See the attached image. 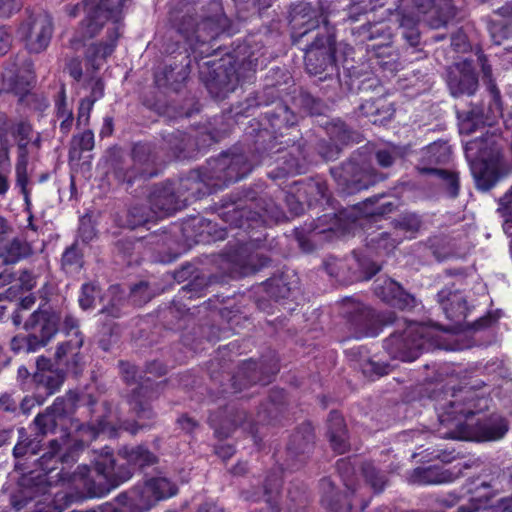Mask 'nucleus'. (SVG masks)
<instances>
[{"label": "nucleus", "instance_id": "obj_19", "mask_svg": "<svg viewBox=\"0 0 512 512\" xmlns=\"http://www.w3.org/2000/svg\"><path fill=\"white\" fill-rule=\"evenodd\" d=\"M256 166L244 153L222 152L217 158H210L205 166L208 183L215 190L245 178Z\"/></svg>", "mask_w": 512, "mask_h": 512}, {"label": "nucleus", "instance_id": "obj_13", "mask_svg": "<svg viewBox=\"0 0 512 512\" xmlns=\"http://www.w3.org/2000/svg\"><path fill=\"white\" fill-rule=\"evenodd\" d=\"M329 172L339 193L346 196L368 190L388 178L387 173L374 167L371 156L360 150L352 152L339 165L331 167Z\"/></svg>", "mask_w": 512, "mask_h": 512}, {"label": "nucleus", "instance_id": "obj_60", "mask_svg": "<svg viewBox=\"0 0 512 512\" xmlns=\"http://www.w3.org/2000/svg\"><path fill=\"white\" fill-rule=\"evenodd\" d=\"M362 476L373 493L381 494L388 485V476L385 471L377 468L372 462H364L361 466Z\"/></svg>", "mask_w": 512, "mask_h": 512}, {"label": "nucleus", "instance_id": "obj_52", "mask_svg": "<svg viewBox=\"0 0 512 512\" xmlns=\"http://www.w3.org/2000/svg\"><path fill=\"white\" fill-rule=\"evenodd\" d=\"M181 8H175L169 13V22L171 23L172 28L181 35L188 47H186L189 51H191V38L193 37L195 30L198 28V19L196 15L191 14L189 10L183 12Z\"/></svg>", "mask_w": 512, "mask_h": 512}, {"label": "nucleus", "instance_id": "obj_49", "mask_svg": "<svg viewBox=\"0 0 512 512\" xmlns=\"http://www.w3.org/2000/svg\"><path fill=\"white\" fill-rule=\"evenodd\" d=\"M326 436L335 453L341 455L349 450L347 425L341 412L337 410L330 411L327 419Z\"/></svg>", "mask_w": 512, "mask_h": 512}, {"label": "nucleus", "instance_id": "obj_32", "mask_svg": "<svg viewBox=\"0 0 512 512\" xmlns=\"http://www.w3.org/2000/svg\"><path fill=\"white\" fill-rule=\"evenodd\" d=\"M248 152L252 161L257 165L281 152L290 145L291 140L283 141V136L274 133L270 128L258 126L248 133Z\"/></svg>", "mask_w": 512, "mask_h": 512}, {"label": "nucleus", "instance_id": "obj_22", "mask_svg": "<svg viewBox=\"0 0 512 512\" xmlns=\"http://www.w3.org/2000/svg\"><path fill=\"white\" fill-rule=\"evenodd\" d=\"M220 116L214 117V124H223L222 128L214 127L197 134L194 138L181 130H174L162 136L165 148L170 152L171 156L177 159H185L190 157V147L196 146L198 151L208 148L217 143L222 137L226 136L232 131L233 123L231 120L224 118L223 121L219 120Z\"/></svg>", "mask_w": 512, "mask_h": 512}, {"label": "nucleus", "instance_id": "obj_40", "mask_svg": "<svg viewBox=\"0 0 512 512\" xmlns=\"http://www.w3.org/2000/svg\"><path fill=\"white\" fill-rule=\"evenodd\" d=\"M175 188L178 196H181L182 200H184V208L189 202L201 199L216 191L208 183V178L205 175V166L189 171L186 176L181 177L175 183Z\"/></svg>", "mask_w": 512, "mask_h": 512}, {"label": "nucleus", "instance_id": "obj_46", "mask_svg": "<svg viewBox=\"0 0 512 512\" xmlns=\"http://www.w3.org/2000/svg\"><path fill=\"white\" fill-rule=\"evenodd\" d=\"M374 293L386 304L401 310L415 306V297L390 278L382 284H375Z\"/></svg>", "mask_w": 512, "mask_h": 512}, {"label": "nucleus", "instance_id": "obj_6", "mask_svg": "<svg viewBox=\"0 0 512 512\" xmlns=\"http://www.w3.org/2000/svg\"><path fill=\"white\" fill-rule=\"evenodd\" d=\"M287 405V392L282 388L274 387L269 391L266 401L259 406L257 422L249 421L247 412L239 408L234 401H230L219 405L215 410H210L207 423L219 440L230 437L237 428L242 427L248 430L254 444L260 448L262 438L259 436L258 424H277L286 412Z\"/></svg>", "mask_w": 512, "mask_h": 512}, {"label": "nucleus", "instance_id": "obj_47", "mask_svg": "<svg viewBox=\"0 0 512 512\" xmlns=\"http://www.w3.org/2000/svg\"><path fill=\"white\" fill-rule=\"evenodd\" d=\"M360 115L373 124L385 125L390 122L396 112L395 104L389 99L387 92L375 99H366L358 106Z\"/></svg>", "mask_w": 512, "mask_h": 512}, {"label": "nucleus", "instance_id": "obj_2", "mask_svg": "<svg viewBox=\"0 0 512 512\" xmlns=\"http://www.w3.org/2000/svg\"><path fill=\"white\" fill-rule=\"evenodd\" d=\"M341 316L351 337L362 339L378 336L384 327L395 330L383 341V347L392 359L403 362L416 360L428 342V329L423 323L399 318L394 311L378 312L364 303L346 300Z\"/></svg>", "mask_w": 512, "mask_h": 512}, {"label": "nucleus", "instance_id": "obj_56", "mask_svg": "<svg viewBox=\"0 0 512 512\" xmlns=\"http://www.w3.org/2000/svg\"><path fill=\"white\" fill-rule=\"evenodd\" d=\"M425 171L428 172V176L438 180L439 187L449 198L455 199L459 196L460 176L458 171L445 168L425 169Z\"/></svg>", "mask_w": 512, "mask_h": 512}, {"label": "nucleus", "instance_id": "obj_11", "mask_svg": "<svg viewBox=\"0 0 512 512\" xmlns=\"http://www.w3.org/2000/svg\"><path fill=\"white\" fill-rule=\"evenodd\" d=\"M126 0H82L74 5L69 15L76 17L82 10L84 18L69 40L70 47L79 51L87 40L97 37L108 23L124 20V4Z\"/></svg>", "mask_w": 512, "mask_h": 512}, {"label": "nucleus", "instance_id": "obj_27", "mask_svg": "<svg viewBox=\"0 0 512 512\" xmlns=\"http://www.w3.org/2000/svg\"><path fill=\"white\" fill-rule=\"evenodd\" d=\"M128 492L138 506V512H147L159 502L177 495L178 487L166 477H150Z\"/></svg>", "mask_w": 512, "mask_h": 512}, {"label": "nucleus", "instance_id": "obj_8", "mask_svg": "<svg viewBox=\"0 0 512 512\" xmlns=\"http://www.w3.org/2000/svg\"><path fill=\"white\" fill-rule=\"evenodd\" d=\"M294 186L301 188L307 209L322 208L323 214L318 215L311 223V231L317 234H326L332 239L334 236H345L350 233L354 219H350L346 209L342 208L333 197L327 181L319 176L308 177L294 182Z\"/></svg>", "mask_w": 512, "mask_h": 512}, {"label": "nucleus", "instance_id": "obj_39", "mask_svg": "<svg viewBox=\"0 0 512 512\" xmlns=\"http://www.w3.org/2000/svg\"><path fill=\"white\" fill-rule=\"evenodd\" d=\"M213 282L212 277L196 274L185 286H183L169 306V312L179 320L189 318L192 313L184 300H192L206 295L208 286Z\"/></svg>", "mask_w": 512, "mask_h": 512}, {"label": "nucleus", "instance_id": "obj_33", "mask_svg": "<svg viewBox=\"0 0 512 512\" xmlns=\"http://www.w3.org/2000/svg\"><path fill=\"white\" fill-rule=\"evenodd\" d=\"M267 295L281 305L293 303L299 305L303 298L300 278L295 271L285 270L263 282Z\"/></svg>", "mask_w": 512, "mask_h": 512}, {"label": "nucleus", "instance_id": "obj_17", "mask_svg": "<svg viewBox=\"0 0 512 512\" xmlns=\"http://www.w3.org/2000/svg\"><path fill=\"white\" fill-rule=\"evenodd\" d=\"M293 82V77L286 67H270L265 75L263 88L250 93L243 101L234 105L227 114H222L219 120L223 121L225 118L234 124L238 122L240 116L252 115L257 108V101L273 102V100L284 98L285 95H289L290 88H294Z\"/></svg>", "mask_w": 512, "mask_h": 512}, {"label": "nucleus", "instance_id": "obj_5", "mask_svg": "<svg viewBox=\"0 0 512 512\" xmlns=\"http://www.w3.org/2000/svg\"><path fill=\"white\" fill-rule=\"evenodd\" d=\"M211 5L219 12L202 16L191 38V52L195 62L220 54L232 57L249 69L255 67L258 61L256 50L252 49L247 40L231 41V36L239 31L238 27L222 11L219 2L213 1Z\"/></svg>", "mask_w": 512, "mask_h": 512}, {"label": "nucleus", "instance_id": "obj_62", "mask_svg": "<svg viewBox=\"0 0 512 512\" xmlns=\"http://www.w3.org/2000/svg\"><path fill=\"white\" fill-rule=\"evenodd\" d=\"M391 224L394 229L408 233L410 238H414L420 231L423 220L421 216L415 212H404L397 215V217L392 220Z\"/></svg>", "mask_w": 512, "mask_h": 512}, {"label": "nucleus", "instance_id": "obj_12", "mask_svg": "<svg viewBox=\"0 0 512 512\" xmlns=\"http://www.w3.org/2000/svg\"><path fill=\"white\" fill-rule=\"evenodd\" d=\"M256 52L257 65L251 69L241 65L242 63H237L232 57L223 55L218 60L195 62L198 66L199 80L213 99L224 100L235 91L240 78L250 77V73H255L259 67L263 66L265 59L259 51Z\"/></svg>", "mask_w": 512, "mask_h": 512}, {"label": "nucleus", "instance_id": "obj_21", "mask_svg": "<svg viewBox=\"0 0 512 512\" xmlns=\"http://www.w3.org/2000/svg\"><path fill=\"white\" fill-rule=\"evenodd\" d=\"M195 62L191 51L186 47L172 50L154 72V82L160 89L179 93L186 87L192 72V63Z\"/></svg>", "mask_w": 512, "mask_h": 512}, {"label": "nucleus", "instance_id": "obj_36", "mask_svg": "<svg viewBox=\"0 0 512 512\" xmlns=\"http://www.w3.org/2000/svg\"><path fill=\"white\" fill-rule=\"evenodd\" d=\"M140 101L145 108L159 116L166 117L168 120L191 118L201 110L200 103L194 98L185 100L181 105H175L167 103L154 92L143 93Z\"/></svg>", "mask_w": 512, "mask_h": 512}, {"label": "nucleus", "instance_id": "obj_31", "mask_svg": "<svg viewBox=\"0 0 512 512\" xmlns=\"http://www.w3.org/2000/svg\"><path fill=\"white\" fill-rule=\"evenodd\" d=\"M181 231L182 236L187 242V248L172 251L169 247V251L166 252L164 256H180L181 254L188 252L192 245L224 240L227 236L226 228L217 229V224L215 222L200 216H196L185 221L182 225Z\"/></svg>", "mask_w": 512, "mask_h": 512}, {"label": "nucleus", "instance_id": "obj_23", "mask_svg": "<svg viewBox=\"0 0 512 512\" xmlns=\"http://www.w3.org/2000/svg\"><path fill=\"white\" fill-rule=\"evenodd\" d=\"M461 131L470 134L485 126H493L503 116L500 90L488 92V101L471 102L465 109L456 110Z\"/></svg>", "mask_w": 512, "mask_h": 512}, {"label": "nucleus", "instance_id": "obj_16", "mask_svg": "<svg viewBox=\"0 0 512 512\" xmlns=\"http://www.w3.org/2000/svg\"><path fill=\"white\" fill-rule=\"evenodd\" d=\"M96 405L97 399L93 394L69 390L64 396L57 397L43 413H39L33 424L42 435L56 433L58 429L66 434V425L78 408H86L88 414L93 417Z\"/></svg>", "mask_w": 512, "mask_h": 512}, {"label": "nucleus", "instance_id": "obj_51", "mask_svg": "<svg viewBox=\"0 0 512 512\" xmlns=\"http://www.w3.org/2000/svg\"><path fill=\"white\" fill-rule=\"evenodd\" d=\"M350 354L355 357L363 375L371 380L378 379L388 375L391 366L387 362L376 361L369 356V351L365 346L352 348Z\"/></svg>", "mask_w": 512, "mask_h": 512}, {"label": "nucleus", "instance_id": "obj_57", "mask_svg": "<svg viewBox=\"0 0 512 512\" xmlns=\"http://www.w3.org/2000/svg\"><path fill=\"white\" fill-rule=\"evenodd\" d=\"M307 168V164L304 160L289 154L284 156L282 162L268 172V176L273 180L283 179L290 176L305 174L307 172Z\"/></svg>", "mask_w": 512, "mask_h": 512}, {"label": "nucleus", "instance_id": "obj_30", "mask_svg": "<svg viewBox=\"0 0 512 512\" xmlns=\"http://www.w3.org/2000/svg\"><path fill=\"white\" fill-rule=\"evenodd\" d=\"M445 81L450 95L454 98L474 95L479 88V75L474 60L465 58L447 66Z\"/></svg>", "mask_w": 512, "mask_h": 512}, {"label": "nucleus", "instance_id": "obj_15", "mask_svg": "<svg viewBox=\"0 0 512 512\" xmlns=\"http://www.w3.org/2000/svg\"><path fill=\"white\" fill-rule=\"evenodd\" d=\"M466 154L472 158L471 173L477 190L488 192L507 175V172L498 166L502 158V149L492 137L468 143Z\"/></svg>", "mask_w": 512, "mask_h": 512}, {"label": "nucleus", "instance_id": "obj_14", "mask_svg": "<svg viewBox=\"0 0 512 512\" xmlns=\"http://www.w3.org/2000/svg\"><path fill=\"white\" fill-rule=\"evenodd\" d=\"M332 0H299L286 7L285 20L292 46H300L306 39L331 23L328 19Z\"/></svg>", "mask_w": 512, "mask_h": 512}, {"label": "nucleus", "instance_id": "obj_48", "mask_svg": "<svg viewBox=\"0 0 512 512\" xmlns=\"http://www.w3.org/2000/svg\"><path fill=\"white\" fill-rule=\"evenodd\" d=\"M353 34L362 38V41H368V51L378 50L386 46H392L391 28L385 22L366 21L362 25L353 28Z\"/></svg>", "mask_w": 512, "mask_h": 512}, {"label": "nucleus", "instance_id": "obj_61", "mask_svg": "<svg viewBox=\"0 0 512 512\" xmlns=\"http://www.w3.org/2000/svg\"><path fill=\"white\" fill-rule=\"evenodd\" d=\"M235 5L238 19L245 21L253 16L260 18L272 6V0H239Z\"/></svg>", "mask_w": 512, "mask_h": 512}, {"label": "nucleus", "instance_id": "obj_29", "mask_svg": "<svg viewBox=\"0 0 512 512\" xmlns=\"http://www.w3.org/2000/svg\"><path fill=\"white\" fill-rule=\"evenodd\" d=\"M338 84L343 92L359 96L362 102L366 99L373 100L386 93L385 87L377 76L355 66L344 70Z\"/></svg>", "mask_w": 512, "mask_h": 512}, {"label": "nucleus", "instance_id": "obj_28", "mask_svg": "<svg viewBox=\"0 0 512 512\" xmlns=\"http://www.w3.org/2000/svg\"><path fill=\"white\" fill-rule=\"evenodd\" d=\"M265 110L260 115L257 126L270 128L274 133L284 136L290 129L297 127L302 120L299 115L285 100L279 98L269 101H257V108Z\"/></svg>", "mask_w": 512, "mask_h": 512}, {"label": "nucleus", "instance_id": "obj_7", "mask_svg": "<svg viewBox=\"0 0 512 512\" xmlns=\"http://www.w3.org/2000/svg\"><path fill=\"white\" fill-rule=\"evenodd\" d=\"M106 163L114 180L132 196L140 197L147 181L159 175L161 158L156 143L138 141L132 144L130 155L121 147L109 148Z\"/></svg>", "mask_w": 512, "mask_h": 512}, {"label": "nucleus", "instance_id": "obj_4", "mask_svg": "<svg viewBox=\"0 0 512 512\" xmlns=\"http://www.w3.org/2000/svg\"><path fill=\"white\" fill-rule=\"evenodd\" d=\"M271 201H267L262 184L243 187L231 195V204L224 205L223 221L230 227L239 228L249 235V240H237L233 251L213 253L211 256H245L253 248L255 256H265L258 252L264 246L266 216Z\"/></svg>", "mask_w": 512, "mask_h": 512}, {"label": "nucleus", "instance_id": "obj_59", "mask_svg": "<svg viewBox=\"0 0 512 512\" xmlns=\"http://www.w3.org/2000/svg\"><path fill=\"white\" fill-rule=\"evenodd\" d=\"M399 242L388 232H382L366 238L368 252L376 256H389Z\"/></svg>", "mask_w": 512, "mask_h": 512}, {"label": "nucleus", "instance_id": "obj_34", "mask_svg": "<svg viewBox=\"0 0 512 512\" xmlns=\"http://www.w3.org/2000/svg\"><path fill=\"white\" fill-rule=\"evenodd\" d=\"M289 95L291 105L302 116V119L309 117L317 126L324 124L322 120H325L330 111V107L324 99L305 86H294Z\"/></svg>", "mask_w": 512, "mask_h": 512}, {"label": "nucleus", "instance_id": "obj_38", "mask_svg": "<svg viewBox=\"0 0 512 512\" xmlns=\"http://www.w3.org/2000/svg\"><path fill=\"white\" fill-rule=\"evenodd\" d=\"M111 24L112 26L108 27L106 31L105 39L92 42L84 52V58L94 72H97L102 64L114 53L118 40L122 36L123 20Z\"/></svg>", "mask_w": 512, "mask_h": 512}, {"label": "nucleus", "instance_id": "obj_10", "mask_svg": "<svg viewBox=\"0 0 512 512\" xmlns=\"http://www.w3.org/2000/svg\"><path fill=\"white\" fill-rule=\"evenodd\" d=\"M337 28L332 23H326L312 37L306 39L300 46H295L304 53L305 72L320 81L341 78L339 57L341 42L337 39Z\"/></svg>", "mask_w": 512, "mask_h": 512}, {"label": "nucleus", "instance_id": "obj_45", "mask_svg": "<svg viewBox=\"0 0 512 512\" xmlns=\"http://www.w3.org/2000/svg\"><path fill=\"white\" fill-rule=\"evenodd\" d=\"M451 156V146L448 142L438 140L421 150L420 158L415 168L420 175L428 176L429 174L425 169H440L438 166L449 163Z\"/></svg>", "mask_w": 512, "mask_h": 512}, {"label": "nucleus", "instance_id": "obj_54", "mask_svg": "<svg viewBox=\"0 0 512 512\" xmlns=\"http://www.w3.org/2000/svg\"><path fill=\"white\" fill-rule=\"evenodd\" d=\"M371 61L375 68H378L385 76H394L402 67L400 57L393 46L378 48L370 51Z\"/></svg>", "mask_w": 512, "mask_h": 512}, {"label": "nucleus", "instance_id": "obj_18", "mask_svg": "<svg viewBox=\"0 0 512 512\" xmlns=\"http://www.w3.org/2000/svg\"><path fill=\"white\" fill-rule=\"evenodd\" d=\"M280 371V360L274 350H269L258 360L252 358L243 361L237 372L229 379V384H221L222 397L227 394H238L253 385H268Z\"/></svg>", "mask_w": 512, "mask_h": 512}, {"label": "nucleus", "instance_id": "obj_58", "mask_svg": "<svg viewBox=\"0 0 512 512\" xmlns=\"http://www.w3.org/2000/svg\"><path fill=\"white\" fill-rule=\"evenodd\" d=\"M155 217L156 215L150 205L135 204L128 208L123 226L134 230L149 224Z\"/></svg>", "mask_w": 512, "mask_h": 512}, {"label": "nucleus", "instance_id": "obj_35", "mask_svg": "<svg viewBox=\"0 0 512 512\" xmlns=\"http://www.w3.org/2000/svg\"><path fill=\"white\" fill-rule=\"evenodd\" d=\"M61 314L50 308L39 307L24 322L23 329L34 334L41 348L45 347L60 331Z\"/></svg>", "mask_w": 512, "mask_h": 512}, {"label": "nucleus", "instance_id": "obj_55", "mask_svg": "<svg viewBox=\"0 0 512 512\" xmlns=\"http://www.w3.org/2000/svg\"><path fill=\"white\" fill-rule=\"evenodd\" d=\"M36 434L31 435L28 433L26 428H18V440L13 448V456L19 460L24 457L36 455L41 449V442L44 435H42L37 429Z\"/></svg>", "mask_w": 512, "mask_h": 512}, {"label": "nucleus", "instance_id": "obj_37", "mask_svg": "<svg viewBox=\"0 0 512 512\" xmlns=\"http://www.w3.org/2000/svg\"><path fill=\"white\" fill-rule=\"evenodd\" d=\"M148 202L159 217L173 215L184 208V200L178 196L175 183L170 180L154 184L150 188Z\"/></svg>", "mask_w": 512, "mask_h": 512}, {"label": "nucleus", "instance_id": "obj_50", "mask_svg": "<svg viewBox=\"0 0 512 512\" xmlns=\"http://www.w3.org/2000/svg\"><path fill=\"white\" fill-rule=\"evenodd\" d=\"M324 124L318 126L323 128L329 138L335 143L339 144L342 148L354 143H360L362 135L360 132L355 130L353 127L348 125L345 121L340 118L331 119L327 115L325 120H322Z\"/></svg>", "mask_w": 512, "mask_h": 512}, {"label": "nucleus", "instance_id": "obj_41", "mask_svg": "<svg viewBox=\"0 0 512 512\" xmlns=\"http://www.w3.org/2000/svg\"><path fill=\"white\" fill-rule=\"evenodd\" d=\"M347 488L345 493L337 490L335 483L330 477H323L319 481V488L322 493L321 505L328 512H352V497L356 490L344 481Z\"/></svg>", "mask_w": 512, "mask_h": 512}, {"label": "nucleus", "instance_id": "obj_63", "mask_svg": "<svg viewBox=\"0 0 512 512\" xmlns=\"http://www.w3.org/2000/svg\"><path fill=\"white\" fill-rule=\"evenodd\" d=\"M105 297H109V301L103 306L102 312L114 318H119L121 316V308L126 302V294L121 285H111Z\"/></svg>", "mask_w": 512, "mask_h": 512}, {"label": "nucleus", "instance_id": "obj_1", "mask_svg": "<svg viewBox=\"0 0 512 512\" xmlns=\"http://www.w3.org/2000/svg\"><path fill=\"white\" fill-rule=\"evenodd\" d=\"M486 384L475 380L454 388L449 399L437 401L435 410L441 426L447 428L443 437L454 440L495 442L503 439L510 429L509 420L499 412L477 418L474 424L467 419L489 409L492 398L484 391Z\"/></svg>", "mask_w": 512, "mask_h": 512}, {"label": "nucleus", "instance_id": "obj_44", "mask_svg": "<svg viewBox=\"0 0 512 512\" xmlns=\"http://www.w3.org/2000/svg\"><path fill=\"white\" fill-rule=\"evenodd\" d=\"M438 298L446 318L455 326L463 328L470 312L464 295L459 291L442 289L438 292Z\"/></svg>", "mask_w": 512, "mask_h": 512}, {"label": "nucleus", "instance_id": "obj_9", "mask_svg": "<svg viewBox=\"0 0 512 512\" xmlns=\"http://www.w3.org/2000/svg\"><path fill=\"white\" fill-rule=\"evenodd\" d=\"M315 444V429L310 421L298 425L289 436L284 462L279 463L276 460V466L267 473L263 483L265 502L271 512L281 511L279 498L283 486V473L302 469L310 460Z\"/></svg>", "mask_w": 512, "mask_h": 512}, {"label": "nucleus", "instance_id": "obj_53", "mask_svg": "<svg viewBox=\"0 0 512 512\" xmlns=\"http://www.w3.org/2000/svg\"><path fill=\"white\" fill-rule=\"evenodd\" d=\"M449 469H444L439 465H430L427 467H418L413 472L414 482L420 485H437L453 482L459 476Z\"/></svg>", "mask_w": 512, "mask_h": 512}, {"label": "nucleus", "instance_id": "obj_26", "mask_svg": "<svg viewBox=\"0 0 512 512\" xmlns=\"http://www.w3.org/2000/svg\"><path fill=\"white\" fill-rule=\"evenodd\" d=\"M34 81L32 60L24 58L20 61L19 55L10 57L4 62L0 93H12L18 97L19 101L26 100L27 97H32L29 95V91L33 89Z\"/></svg>", "mask_w": 512, "mask_h": 512}, {"label": "nucleus", "instance_id": "obj_24", "mask_svg": "<svg viewBox=\"0 0 512 512\" xmlns=\"http://www.w3.org/2000/svg\"><path fill=\"white\" fill-rule=\"evenodd\" d=\"M61 331L66 336H72L68 341L57 345L55 351V363L59 366H66V370L78 378L84 370L83 355L80 350L84 343V336L79 329V320L72 314H66L62 319Z\"/></svg>", "mask_w": 512, "mask_h": 512}, {"label": "nucleus", "instance_id": "obj_42", "mask_svg": "<svg viewBox=\"0 0 512 512\" xmlns=\"http://www.w3.org/2000/svg\"><path fill=\"white\" fill-rule=\"evenodd\" d=\"M60 450L61 444L57 439H53L49 442L48 451L37 460L40 473L36 477H31V480L38 481L35 483L37 492L45 493L47 487L52 485L50 474L58 469L59 463L68 461V455H60Z\"/></svg>", "mask_w": 512, "mask_h": 512}, {"label": "nucleus", "instance_id": "obj_20", "mask_svg": "<svg viewBox=\"0 0 512 512\" xmlns=\"http://www.w3.org/2000/svg\"><path fill=\"white\" fill-rule=\"evenodd\" d=\"M166 380L154 382L147 378L140 383L126 396V402L130 410L140 420H147L149 423L139 424L137 421L124 422L123 428L132 435L140 430L150 429L154 425L156 413L151 406V402L156 400L163 392Z\"/></svg>", "mask_w": 512, "mask_h": 512}, {"label": "nucleus", "instance_id": "obj_64", "mask_svg": "<svg viewBox=\"0 0 512 512\" xmlns=\"http://www.w3.org/2000/svg\"><path fill=\"white\" fill-rule=\"evenodd\" d=\"M19 285L10 286L4 293H0V300H13L20 291H31L36 287L37 277L30 270L24 269L19 275Z\"/></svg>", "mask_w": 512, "mask_h": 512}, {"label": "nucleus", "instance_id": "obj_25", "mask_svg": "<svg viewBox=\"0 0 512 512\" xmlns=\"http://www.w3.org/2000/svg\"><path fill=\"white\" fill-rule=\"evenodd\" d=\"M53 33V17L47 12L29 14L17 30L20 41L30 54L44 52L51 42Z\"/></svg>", "mask_w": 512, "mask_h": 512}, {"label": "nucleus", "instance_id": "obj_3", "mask_svg": "<svg viewBox=\"0 0 512 512\" xmlns=\"http://www.w3.org/2000/svg\"><path fill=\"white\" fill-rule=\"evenodd\" d=\"M119 462L111 447L105 446L95 453L92 467L78 466L74 478L83 482L85 498H101L129 481L136 471H142L159 462L158 456L146 445H124L117 451Z\"/></svg>", "mask_w": 512, "mask_h": 512}, {"label": "nucleus", "instance_id": "obj_43", "mask_svg": "<svg viewBox=\"0 0 512 512\" xmlns=\"http://www.w3.org/2000/svg\"><path fill=\"white\" fill-rule=\"evenodd\" d=\"M55 371H46L44 373H34V384L31 393L37 405H42L50 396L57 393L64 384L66 375L73 376L66 370V366H59Z\"/></svg>", "mask_w": 512, "mask_h": 512}]
</instances>
